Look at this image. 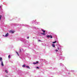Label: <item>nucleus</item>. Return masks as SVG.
Listing matches in <instances>:
<instances>
[{
  "label": "nucleus",
  "mask_w": 77,
  "mask_h": 77,
  "mask_svg": "<svg viewBox=\"0 0 77 77\" xmlns=\"http://www.w3.org/2000/svg\"><path fill=\"white\" fill-rule=\"evenodd\" d=\"M10 33H14V31H10Z\"/></svg>",
  "instance_id": "3"
},
{
  "label": "nucleus",
  "mask_w": 77,
  "mask_h": 77,
  "mask_svg": "<svg viewBox=\"0 0 77 77\" xmlns=\"http://www.w3.org/2000/svg\"><path fill=\"white\" fill-rule=\"evenodd\" d=\"M57 49H58V50H59V48H57Z\"/></svg>",
  "instance_id": "21"
},
{
  "label": "nucleus",
  "mask_w": 77,
  "mask_h": 77,
  "mask_svg": "<svg viewBox=\"0 0 77 77\" xmlns=\"http://www.w3.org/2000/svg\"><path fill=\"white\" fill-rule=\"evenodd\" d=\"M0 61H1V62H2V57H0Z\"/></svg>",
  "instance_id": "7"
},
{
  "label": "nucleus",
  "mask_w": 77,
  "mask_h": 77,
  "mask_svg": "<svg viewBox=\"0 0 77 77\" xmlns=\"http://www.w3.org/2000/svg\"><path fill=\"white\" fill-rule=\"evenodd\" d=\"M5 72H6V73H8V72L7 70H5Z\"/></svg>",
  "instance_id": "11"
},
{
  "label": "nucleus",
  "mask_w": 77,
  "mask_h": 77,
  "mask_svg": "<svg viewBox=\"0 0 77 77\" xmlns=\"http://www.w3.org/2000/svg\"><path fill=\"white\" fill-rule=\"evenodd\" d=\"M11 57V55H8V58L10 59V58Z\"/></svg>",
  "instance_id": "12"
},
{
  "label": "nucleus",
  "mask_w": 77,
  "mask_h": 77,
  "mask_svg": "<svg viewBox=\"0 0 77 77\" xmlns=\"http://www.w3.org/2000/svg\"><path fill=\"white\" fill-rule=\"evenodd\" d=\"M36 68H39V67H36Z\"/></svg>",
  "instance_id": "23"
},
{
  "label": "nucleus",
  "mask_w": 77,
  "mask_h": 77,
  "mask_svg": "<svg viewBox=\"0 0 77 77\" xmlns=\"http://www.w3.org/2000/svg\"><path fill=\"white\" fill-rule=\"evenodd\" d=\"M26 68H28V69H30V67L28 66H26Z\"/></svg>",
  "instance_id": "4"
},
{
  "label": "nucleus",
  "mask_w": 77,
  "mask_h": 77,
  "mask_svg": "<svg viewBox=\"0 0 77 77\" xmlns=\"http://www.w3.org/2000/svg\"><path fill=\"white\" fill-rule=\"evenodd\" d=\"M38 41L39 42H41V40H38Z\"/></svg>",
  "instance_id": "19"
},
{
  "label": "nucleus",
  "mask_w": 77,
  "mask_h": 77,
  "mask_svg": "<svg viewBox=\"0 0 77 77\" xmlns=\"http://www.w3.org/2000/svg\"><path fill=\"white\" fill-rule=\"evenodd\" d=\"M1 18H2V15H0V20H1Z\"/></svg>",
  "instance_id": "14"
},
{
  "label": "nucleus",
  "mask_w": 77,
  "mask_h": 77,
  "mask_svg": "<svg viewBox=\"0 0 77 77\" xmlns=\"http://www.w3.org/2000/svg\"><path fill=\"white\" fill-rule=\"evenodd\" d=\"M42 31L43 33H45V30H44L43 29H42Z\"/></svg>",
  "instance_id": "8"
},
{
  "label": "nucleus",
  "mask_w": 77,
  "mask_h": 77,
  "mask_svg": "<svg viewBox=\"0 0 77 77\" xmlns=\"http://www.w3.org/2000/svg\"><path fill=\"white\" fill-rule=\"evenodd\" d=\"M55 51H56V52H57V51H58V50L56 49L55 50Z\"/></svg>",
  "instance_id": "16"
},
{
  "label": "nucleus",
  "mask_w": 77,
  "mask_h": 77,
  "mask_svg": "<svg viewBox=\"0 0 77 77\" xmlns=\"http://www.w3.org/2000/svg\"><path fill=\"white\" fill-rule=\"evenodd\" d=\"M42 35H45V33H41Z\"/></svg>",
  "instance_id": "15"
},
{
  "label": "nucleus",
  "mask_w": 77,
  "mask_h": 77,
  "mask_svg": "<svg viewBox=\"0 0 77 77\" xmlns=\"http://www.w3.org/2000/svg\"><path fill=\"white\" fill-rule=\"evenodd\" d=\"M3 36H5V37H7V36H9V33H7V34H6L5 35H3Z\"/></svg>",
  "instance_id": "2"
},
{
  "label": "nucleus",
  "mask_w": 77,
  "mask_h": 77,
  "mask_svg": "<svg viewBox=\"0 0 77 77\" xmlns=\"http://www.w3.org/2000/svg\"><path fill=\"white\" fill-rule=\"evenodd\" d=\"M52 43H53V44H54L55 43H56V41L53 42Z\"/></svg>",
  "instance_id": "10"
},
{
  "label": "nucleus",
  "mask_w": 77,
  "mask_h": 77,
  "mask_svg": "<svg viewBox=\"0 0 77 77\" xmlns=\"http://www.w3.org/2000/svg\"><path fill=\"white\" fill-rule=\"evenodd\" d=\"M52 46L53 47H55V45L54 44H53Z\"/></svg>",
  "instance_id": "9"
},
{
  "label": "nucleus",
  "mask_w": 77,
  "mask_h": 77,
  "mask_svg": "<svg viewBox=\"0 0 77 77\" xmlns=\"http://www.w3.org/2000/svg\"><path fill=\"white\" fill-rule=\"evenodd\" d=\"M25 66H26V65H25V64H24L22 66V67H23V68H24V67H25Z\"/></svg>",
  "instance_id": "6"
},
{
  "label": "nucleus",
  "mask_w": 77,
  "mask_h": 77,
  "mask_svg": "<svg viewBox=\"0 0 77 77\" xmlns=\"http://www.w3.org/2000/svg\"><path fill=\"white\" fill-rule=\"evenodd\" d=\"M47 37L48 38H49L50 37L51 38H53V36H52L51 35H46Z\"/></svg>",
  "instance_id": "1"
},
{
  "label": "nucleus",
  "mask_w": 77,
  "mask_h": 77,
  "mask_svg": "<svg viewBox=\"0 0 77 77\" xmlns=\"http://www.w3.org/2000/svg\"><path fill=\"white\" fill-rule=\"evenodd\" d=\"M1 65H2V66H4V65H3V61H2Z\"/></svg>",
  "instance_id": "5"
},
{
  "label": "nucleus",
  "mask_w": 77,
  "mask_h": 77,
  "mask_svg": "<svg viewBox=\"0 0 77 77\" xmlns=\"http://www.w3.org/2000/svg\"><path fill=\"white\" fill-rule=\"evenodd\" d=\"M16 53L17 54V55H18V56H19V54H18V53L17 52H16Z\"/></svg>",
  "instance_id": "13"
},
{
  "label": "nucleus",
  "mask_w": 77,
  "mask_h": 77,
  "mask_svg": "<svg viewBox=\"0 0 77 77\" xmlns=\"http://www.w3.org/2000/svg\"><path fill=\"white\" fill-rule=\"evenodd\" d=\"M29 37H27V39H29Z\"/></svg>",
  "instance_id": "22"
},
{
  "label": "nucleus",
  "mask_w": 77,
  "mask_h": 77,
  "mask_svg": "<svg viewBox=\"0 0 77 77\" xmlns=\"http://www.w3.org/2000/svg\"><path fill=\"white\" fill-rule=\"evenodd\" d=\"M20 52H21V49H20Z\"/></svg>",
  "instance_id": "20"
},
{
  "label": "nucleus",
  "mask_w": 77,
  "mask_h": 77,
  "mask_svg": "<svg viewBox=\"0 0 77 77\" xmlns=\"http://www.w3.org/2000/svg\"><path fill=\"white\" fill-rule=\"evenodd\" d=\"M36 64V63H33V64Z\"/></svg>",
  "instance_id": "18"
},
{
  "label": "nucleus",
  "mask_w": 77,
  "mask_h": 77,
  "mask_svg": "<svg viewBox=\"0 0 77 77\" xmlns=\"http://www.w3.org/2000/svg\"><path fill=\"white\" fill-rule=\"evenodd\" d=\"M39 63V62H38V61L36 62V63Z\"/></svg>",
  "instance_id": "17"
}]
</instances>
